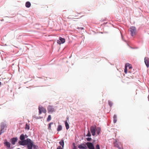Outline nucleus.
<instances>
[{"label": "nucleus", "instance_id": "b1692460", "mask_svg": "<svg viewBox=\"0 0 149 149\" xmlns=\"http://www.w3.org/2000/svg\"><path fill=\"white\" fill-rule=\"evenodd\" d=\"M29 128H30V127H29V125H28L27 124H26V125L25 129L27 130H29Z\"/></svg>", "mask_w": 149, "mask_h": 149}, {"label": "nucleus", "instance_id": "9d476101", "mask_svg": "<svg viewBox=\"0 0 149 149\" xmlns=\"http://www.w3.org/2000/svg\"><path fill=\"white\" fill-rule=\"evenodd\" d=\"M17 138H13L10 139V141L13 145H15V142L17 141Z\"/></svg>", "mask_w": 149, "mask_h": 149}, {"label": "nucleus", "instance_id": "a878e982", "mask_svg": "<svg viewBox=\"0 0 149 149\" xmlns=\"http://www.w3.org/2000/svg\"><path fill=\"white\" fill-rule=\"evenodd\" d=\"M95 149H100L99 145L97 144L95 147Z\"/></svg>", "mask_w": 149, "mask_h": 149}, {"label": "nucleus", "instance_id": "c85d7f7f", "mask_svg": "<svg viewBox=\"0 0 149 149\" xmlns=\"http://www.w3.org/2000/svg\"><path fill=\"white\" fill-rule=\"evenodd\" d=\"M73 149H76V146L75 145V144L74 143H73Z\"/></svg>", "mask_w": 149, "mask_h": 149}, {"label": "nucleus", "instance_id": "ddd939ff", "mask_svg": "<svg viewBox=\"0 0 149 149\" xmlns=\"http://www.w3.org/2000/svg\"><path fill=\"white\" fill-rule=\"evenodd\" d=\"M31 143H32L31 147H30L31 149H32L33 147L34 149H38V146L35 145L33 144V142L31 140Z\"/></svg>", "mask_w": 149, "mask_h": 149}, {"label": "nucleus", "instance_id": "cd10ccee", "mask_svg": "<svg viewBox=\"0 0 149 149\" xmlns=\"http://www.w3.org/2000/svg\"><path fill=\"white\" fill-rule=\"evenodd\" d=\"M63 148L60 146H58L57 148V149H63Z\"/></svg>", "mask_w": 149, "mask_h": 149}, {"label": "nucleus", "instance_id": "1a4fd4ad", "mask_svg": "<svg viewBox=\"0 0 149 149\" xmlns=\"http://www.w3.org/2000/svg\"><path fill=\"white\" fill-rule=\"evenodd\" d=\"M57 42L58 44H61V43H63L65 42V39L60 37L59 40H58Z\"/></svg>", "mask_w": 149, "mask_h": 149}, {"label": "nucleus", "instance_id": "2eb2a0df", "mask_svg": "<svg viewBox=\"0 0 149 149\" xmlns=\"http://www.w3.org/2000/svg\"><path fill=\"white\" fill-rule=\"evenodd\" d=\"M31 6V3L29 1H27L26 3L25 6L27 8H29Z\"/></svg>", "mask_w": 149, "mask_h": 149}, {"label": "nucleus", "instance_id": "2f4dec72", "mask_svg": "<svg viewBox=\"0 0 149 149\" xmlns=\"http://www.w3.org/2000/svg\"><path fill=\"white\" fill-rule=\"evenodd\" d=\"M80 29H84V28H83V27H80Z\"/></svg>", "mask_w": 149, "mask_h": 149}, {"label": "nucleus", "instance_id": "f8f14e48", "mask_svg": "<svg viewBox=\"0 0 149 149\" xmlns=\"http://www.w3.org/2000/svg\"><path fill=\"white\" fill-rule=\"evenodd\" d=\"M78 148L80 149H84L86 148V146L85 144L82 143L79 145Z\"/></svg>", "mask_w": 149, "mask_h": 149}, {"label": "nucleus", "instance_id": "20e7f679", "mask_svg": "<svg viewBox=\"0 0 149 149\" xmlns=\"http://www.w3.org/2000/svg\"><path fill=\"white\" fill-rule=\"evenodd\" d=\"M39 115H40L42 113H46V110L43 107H39Z\"/></svg>", "mask_w": 149, "mask_h": 149}, {"label": "nucleus", "instance_id": "412c9836", "mask_svg": "<svg viewBox=\"0 0 149 149\" xmlns=\"http://www.w3.org/2000/svg\"><path fill=\"white\" fill-rule=\"evenodd\" d=\"M53 124V122L49 124V126H48V129L49 130H51V125Z\"/></svg>", "mask_w": 149, "mask_h": 149}, {"label": "nucleus", "instance_id": "4be33fe9", "mask_svg": "<svg viewBox=\"0 0 149 149\" xmlns=\"http://www.w3.org/2000/svg\"><path fill=\"white\" fill-rule=\"evenodd\" d=\"M108 104L109 105L110 107H111L113 105V103L112 102L110 101H108Z\"/></svg>", "mask_w": 149, "mask_h": 149}, {"label": "nucleus", "instance_id": "f257e3e1", "mask_svg": "<svg viewBox=\"0 0 149 149\" xmlns=\"http://www.w3.org/2000/svg\"><path fill=\"white\" fill-rule=\"evenodd\" d=\"M31 140L29 138L24 141H19V143L20 145L24 146L26 145L28 149H31L30 147H31L32 143H31Z\"/></svg>", "mask_w": 149, "mask_h": 149}, {"label": "nucleus", "instance_id": "dca6fc26", "mask_svg": "<svg viewBox=\"0 0 149 149\" xmlns=\"http://www.w3.org/2000/svg\"><path fill=\"white\" fill-rule=\"evenodd\" d=\"M60 144L62 146L63 148H64V142L63 140H61L59 142Z\"/></svg>", "mask_w": 149, "mask_h": 149}, {"label": "nucleus", "instance_id": "9b49d317", "mask_svg": "<svg viewBox=\"0 0 149 149\" xmlns=\"http://www.w3.org/2000/svg\"><path fill=\"white\" fill-rule=\"evenodd\" d=\"M4 145L6 146L8 148H10V143L7 141L6 140H5V142L4 143Z\"/></svg>", "mask_w": 149, "mask_h": 149}, {"label": "nucleus", "instance_id": "0eeeda50", "mask_svg": "<svg viewBox=\"0 0 149 149\" xmlns=\"http://www.w3.org/2000/svg\"><path fill=\"white\" fill-rule=\"evenodd\" d=\"M114 146L117 148L118 149H123L122 146L119 143H118L116 142L114 143Z\"/></svg>", "mask_w": 149, "mask_h": 149}, {"label": "nucleus", "instance_id": "aec40b11", "mask_svg": "<svg viewBox=\"0 0 149 149\" xmlns=\"http://www.w3.org/2000/svg\"><path fill=\"white\" fill-rule=\"evenodd\" d=\"M20 139L22 141L25 139V137L23 134H22L20 136Z\"/></svg>", "mask_w": 149, "mask_h": 149}, {"label": "nucleus", "instance_id": "bb28decb", "mask_svg": "<svg viewBox=\"0 0 149 149\" xmlns=\"http://www.w3.org/2000/svg\"><path fill=\"white\" fill-rule=\"evenodd\" d=\"M88 141H91L92 139L90 137H88L86 139Z\"/></svg>", "mask_w": 149, "mask_h": 149}, {"label": "nucleus", "instance_id": "7ed1b4c3", "mask_svg": "<svg viewBox=\"0 0 149 149\" xmlns=\"http://www.w3.org/2000/svg\"><path fill=\"white\" fill-rule=\"evenodd\" d=\"M129 31L130 32L131 36H133L136 34V28L132 26L130 28Z\"/></svg>", "mask_w": 149, "mask_h": 149}, {"label": "nucleus", "instance_id": "39448f33", "mask_svg": "<svg viewBox=\"0 0 149 149\" xmlns=\"http://www.w3.org/2000/svg\"><path fill=\"white\" fill-rule=\"evenodd\" d=\"M49 113H52L55 111L54 108L52 106L49 105L47 108Z\"/></svg>", "mask_w": 149, "mask_h": 149}, {"label": "nucleus", "instance_id": "6e6552de", "mask_svg": "<svg viewBox=\"0 0 149 149\" xmlns=\"http://www.w3.org/2000/svg\"><path fill=\"white\" fill-rule=\"evenodd\" d=\"M144 62L146 66L148 68L149 67V59L147 57H146L144 58Z\"/></svg>", "mask_w": 149, "mask_h": 149}, {"label": "nucleus", "instance_id": "473e14b6", "mask_svg": "<svg viewBox=\"0 0 149 149\" xmlns=\"http://www.w3.org/2000/svg\"><path fill=\"white\" fill-rule=\"evenodd\" d=\"M67 118V119H68H68H69V118Z\"/></svg>", "mask_w": 149, "mask_h": 149}, {"label": "nucleus", "instance_id": "c756f323", "mask_svg": "<svg viewBox=\"0 0 149 149\" xmlns=\"http://www.w3.org/2000/svg\"><path fill=\"white\" fill-rule=\"evenodd\" d=\"M3 128H4L3 127V126H2L1 127V133H2L3 129Z\"/></svg>", "mask_w": 149, "mask_h": 149}, {"label": "nucleus", "instance_id": "4468645a", "mask_svg": "<svg viewBox=\"0 0 149 149\" xmlns=\"http://www.w3.org/2000/svg\"><path fill=\"white\" fill-rule=\"evenodd\" d=\"M130 65V64H129L128 63H126L125 65L124 72L125 73V74H127V67L129 66Z\"/></svg>", "mask_w": 149, "mask_h": 149}, {"label": "nucleus", "instance_id": "5701e85b", "mask_svg": "<svg viewBox=\"0 0 149 149\" xmlns=\"http://www.w3.org/2000/svg\"><path fill=\"white\" fill-rule=\"evenodd\" d=\"M51 120V116L50 115L48 116L47 118V121H49Z\"/></svg>", "mask_w": 149, "mask_h": 149}, {"label": "nucleus", "instance_id": "423d86ee", "mask_svg": "<svg viewBox=\"0 0 149 149\" xmlns=\"http://www.w3.org/2000/svg\"><path fill=\"white\" fill-rule=\"evenodd\" d=\"M86 144L89 149H95L93 144L91 143L87 142Z\"/></svg>", "mask_w": 149, "mask_h": 149}, {"label": "nucleus", "instance_id": "f03ea898", "mask_svg": "<svg viewBox=\"0 0 149 149\" xmlns=\"http://www.w3.org/2000/svg\"><path fill=\"white\" fill-rule=\"evenodd\" d=\"M100 128L99 127H97L96 125L92 126L90 127L91 132L93 136H95L96 132L97 134L99 135L100 133Z\"/></svg>", "mask_w": 149, "mask_h": 149}, {"label": "nucleus", "instance_id": "6ab92c4d", "mask_svg": "<svg viewBox=\"0 0 149 149\" xmlns=\"http://www.w3.org/2000/svg\"><path fill=\"white\" fill-rule=\"evenodd\" d=\"M113 122L114 123H116L117 121V116L116 115H114L113 116Z\"/></svg>", "mask_w": 149, "mask_h": 149}, {"label": "nucleus", "instance_id": "393cba45", "mask_svg": "<svg viewBox=\"0 0 149 149\" xmlns=\"http://www.w3.org/2000/svg\"><path fill=\"white\" fill-rule=\"evenodd\" d=\"M86 136H89V137H90L91 136V133L89 130H88V133L86 135Z\"/></svg>", "mask_w": 149, "mask_h": 149}, {"label": "nucleus", "instance_id": "7c9ffc66", "mask_svg": "<svg viewBox=\"0 0 149 149\" xmlns=\"http://www.w3.org/2000/svg\"><path fill=\"white\" fill-rule=\"evenodd\" d=\"M128 67H129V69H131L132 68V67L131 66H130V65H129V66H128Z\"/></svg>", "mask_w": 149, "mask_h": 149}, {"label": "nucleus", "instance_id": "f3484780", "mask_svg": "<svg viewBox=\"0 0 149 149\" xmlns=\"http://www.w3.org/2000/svg\"><path fill=\"white\" fill-rule=\"evenodd\" d=\"M65 125L66 127V129H67V130H68L70 128L69 125L67 121H65Z\"/></svg>", "mask_w": 149, "mask_h": 149}, {"label": "nucleus", "instance_id": "a211bd4d", "mask_svg": "<svg viewBox=\"0 0 149 149\" xmlns=\"http://www.w3.org/2000/svg\"><path fill=\"white\" fill-rule=\"evenodd\" d=\"M62 126L61 125H59L58 126V127L57 128V130L58 131H61L62 130Z\"/></svg>", "mask_w": 149, "mask_h": 149}]
</instances>
